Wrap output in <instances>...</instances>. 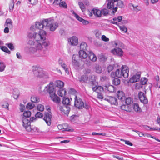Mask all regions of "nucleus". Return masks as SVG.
<instances>
[{"instance_id": "680f3d73", "label": "nucleus", "mask_w": 160, "mask_h": 160, "mask_svg": "<svg viewBox=\"0 0 160 160\" xmlns=\"http://www.w3.org/2000/svg\"><path fill=\"white\" fill-rule=\"evenodd\" d=\"M30 3L32 5H35L38 2L37 0H29Z\"/></svg>"}, {"instance_id": "a18cd8bd", "label": "nucleus", "mask_w": 160, "mask_h": 160, "mask_svg": "<svg viewBox=\"0 0 160 160\" xmlns=\"http://www.w3.org/2000/svg\"><path fill=\"white\" fill-rule=\"evenodd\" d=\"M101 11H102L101 14H102L104 16H107L108 14L109 11L107 9H102Z\"/></svg>"}, {"instance_id": "aec40b11", "label": "nucleus", "mask_w": 160, "mask_h": 160, "mask_svg": "<svg viewBox=\"0 0 160 160\" xmlns=\"http://www.w3.org/2000/svg\"><path fill=\"white\" fill-rule=\"evenodd\" d=\"M140 74H136L133 75L129 80V82L132 83L138 82L140 80Z\"/></svg>"}, {"instance_id": "603ef678", "label": "nucleus", "mask_w": 160, "mask_h": 160, "mask_svg": "<svg viewBox=\"0 0 160 160\" xmlns=\"http://www.w3.org/2000/svg\"><path fill=\"white\" fill-rule=\"evenodd\" d=\"M6 45H7L8 47L11 50H12L14 49V46L13 44L11 43H9L8 44H6Z\"/></svg>"}, {"instance_id": "c03bdc74", "label": "nucleus", "mask_w": 160, "mask_h": 160, "mask_svg": "<svg viewBox=\"0 0 160 160\" xmlns=\"http://www.w3.org/2000/svg\"><path fill=\"white\" fill-rule=\"evenodd\" d=\"M44 109V106L41 104H38L37 107V109L41 112L43 111Z\"/></svg>"}, {"instance_id": "bf43d9fd", "label": "nucleus", "mask_w": 160, "mask_h": 160, "mask_svg": "<svg viewBox=\"0 0 160 160\" xmlns=\"http://www.w3.org/2000/svg\"><path fill=\"white\" fill-rule=\"evenodd\" d=\"M121 141H124L125 142V143L126 144H127L130 146H132L133 145L129 141L125 140L123 139H121Z\"/></svg>"}, {"instance_id": "9b49d317", "label": "nucleus", "mask_w": 160, "mask_h": 160, "mask_svg": "<svg viewBox=\"0 0 160 160\" xmlns=\"http://www.w3.org/2000/svg\"><path fill=\"white\" fill-rule=\"evenodd\" d=\"M101 10L93 8L89 14V16L92 17L93 14L96 17L100 18L101 17Z\"/></svg>"}, {"instance_id": "6e6d98bb", "label": "nucleus", "mask_w": 160, "mask_h": 160, "mask_svg": "<svg viewBox=\"0 0 160 160\" xmlns=\"http://www.w3.org/2000/svg\"><path fill=\"white\" fill-rule=\"evenodd\" d=\"M104 89V87L103 88L100 86H97V92H99L103 91Z\"/></svg>"}, {"instance_id": "a19ab883", "label": "nucleus", "mask_w": 160, "mask_h": 160, "mask_svg": "<svg viewBox=\"0 0 160 160\" xmlns=\"http://www.w3.org/2000/svg\"><path fill=\"white\" fill-rule=\"evenodd\" d=\"M79 6L83 12L85 11V7L84 4L81 2H79L78 3Z\"/></svg>"}, {"instance_id": "c9c22d12", "label": "nucleus", "mask_w": 160, "mask_h": 160, "mask_svg": "<svg viewBox=\"0 0 160 160\" xmlns=\"http://www.w3.org/2000/svg\"><path fill=\"white\" fill-rule=\"evenodd\" d=\"M118 27L122 33H127L128 29L126 27L124 26H119Z\"/></svg>"}, {"instance_id": "864d4df0", "label": "nucleus", "mask_w": 160, "mask_h": 160, "mask_svg": "<svg viewBox=\"0 0 160 160\" xmlns=\"http://www.w3.org/2000/svg\"><path fill=\"white\" fill-rule=\"evenodd\" d=\"M96 72L98 73H100L101 72L102 69L99 66H97L95 67Z\"/></svg>"}, {"instance_id": "052dcab7", "label": "nucleus", "mask_w": 160, "mask_h": 160, "mask_svg": "<svg viewBox=\"0 0 160 160\" xmlns=\"http://www.w3.org/2000/svg\"><path fill=\"white\" fill-rule=\"evenodd\" d=\"M92 135H102L104 136L106 135V134L105 133H97L95 132H92Z\"/></svg>"}, {"instance_id": "5701e85b", "label": "nucleus", "mask_w": 160, "mask_h": 160, "mask_svg": "<svg viewBox=\"0 0 160 160\" xmlns=\"http://www.w3.org/2000/svg\"><path fill=\"white\" fill-rule=\"evenodd\" d=\"M4 26L8 27L10 29L12 28V22L11 19L8 18L6 19Z\"/></svg>"}, {"instance_id": "f257e3e1", "label": "nucleus", "mask_w": 160, "mask_h": 160, "mask_svg": "<svg viewBox=\"0 0 160 160\" xmlns=\"http://www.w3.org/2000/svg\"><path fill=\"white\" fill-rule=\"evenodd\" d=\"M46 33L45 31H41L39 33H34L29 34L30 36L36 40L34 47L28 46L25 48V51L29 53H34L38 51V57H46L47 56L46 48L49 46L50 44L49 41L46 38Z\"/></svg>"}, {"instance_id": "f8f14e48", "label": "nucleus", "mask_w": 160, "mask_h": 160, "mask_svg": "<svg viewBox=\"0 0 160 160\" xmlns=\"http://www.w3.org/2000/svg\"><path fill=\"white\" fill-rule=\"evenodd\" d=\"M69 44L72 46H76L78 43V38L76 36H72L68 39Z\"/></svg>"}, {"instance_id": "6ab92c4d", "label": "nucleus", "mask_w": 160, "mask_h": 160, "mask_svg": "<svg viewBox=\"0 0 160 160\" xmlns=\"http://www.w3.org/2000/svg\"><path fill=\"white\" fill-rule=\"evenodd\" d=\"M117 1V5L120 8H122L123 7L124 5H123V2L121 1V0H117V1ZM114 3H115V2H114ZM113 5H114V8H111L110 9H112L113 10L112 11V12H113V13H114L117 11V8L116 7H115V8L114 7V4H113Z\"/></svg>"}, {"instance_id": "c85d7f7f", "label": "nucleus", "mask_w": 160, "mask_h": 160, "mask_svg": "<svg viewBox=\"0 0 160 160\" xmlns=\"http://www.w3.org/2000/svg\"><path fill=\"white\" fill-rule=\"evenodd\" d=\"M80 57L81 58L85 59L87 57V55L86 51L80 50L79 52Z\"/></svg>"}, {"instance_id": "3c124183", "label": "nucleus", "mask_w": 160, "mask_h": 160, "mask_svg": "<svg viewBox=\"0 0 160 160\" xmlns=\"http://www.w3.org/2000/svg\"><path fill=\"white\" fill-rule=\"evenodd\" d=\"M34 106V105L31 102L27 104V107L28 109H32Z\"/></svg>"}, {"instance_id": "39448f33", "label": "nucleus", "mask_w": 160, "mask_h": 160, "mask_svg": "<svg viewBox=\"0 0 160 160\" xmlns=\"http://www.w3.org/2000/svg\"><path fill=\"white\" fill-rule=\"evenodd\" d=\"M53 82H50V83L46 86L44 90L45 92H48L50 96L51 94L55 93V90L53 85Z\"/></svg>"}, {"instance_id": "13d9d810", "label": "nucleus", "mask_w": 160, "mask_h": 160, "mask_svg": "<svg viewBox=\"0 0 160 160\" xmlns=\"http://www.w3.org/2000/svg\"><path fill=\"white\" fill-rule=\"evenodd\" d=\"M35 117L36 118H42L43 117V114L40 112H38L35 114Z\"/></svg>"}, {"instance_id": "a878e982", "label": "nucleus", "mask_w": 160, "mask_h": 160, "mask_svg": "<svg viewBox=\"0 0 160 160\" xmlns=\"http://www.w3.org/2000/svg\"><path fill=\"white\" fill-rule=\"evenodd\" d=\"M67 125V124H64L63 125L60 124L58 125V127L59 130H62V131H70V129L67 128H65V127H66Z\"/></svg>"}, {"instance_id": "338daca9", "label": "nucleus", "mask_w": 160, "mask_h": 160, "mask_svg": "<svg viewBox=\"0 0 160 160\" xmlns=\"http://www.w3.org/2000/svg\"><path fill=\"white\" fill-rule=\"evenodd\" d=\"M97 96L98 98L99 99H102L103 98V95L100 92H97Z\"/></svg>"}, {"instance_id": "7ed1b4c3", "label": "nucleus", "mask_w": 160, "mask_h": 160, "mask_svg": "<svg viewBox=\"0 0 160 160\" xmlns=\"http://www.w3.org/2000/svg\"><path fill=\"white\" fill-rule=\"evenodd\" d=\"M129 72L128 67L126 65H122L121 69H117L115 72H112L111 76L112 77H116L119 78L123 77L125 78H127L128 77Z\"/></svg>"}, {"instance_id": "0eeeda50", "label": "nucleus", "mask_w": 160, "mask_h": 160, "mask_svg": "<svg viewBox=\"0 0 160 160\" xmlns=\"http://www.w3.org/2000/svg\"><path fill=\"white\" fill-rule=\"evenodd\" d=\"M74 100L75 106L79 109L82 108L83 106V102L82 100L76 95L75 96Z\"/></svg>"}, {"instance_id": "c756f323", "label": "nucleus", "mask_w": 160, "mask_h": 160, "mask_svg": "<svg viewBox=\"0 0 160 160\" xmlns=\"http://www.w3.org/2000/svg\"><path fill=\"white\" fill-rule=\"evenodd\" d=\"M129 7L131 9H133V10L136 12H138L140 10V8L138 5H134L132 3L129 4Z\"/></svg>"}, {"instance_id": "de8ad7c7", "label": "nucleus", "mask_w": 160, "mask_h": 160, "mask_svg": "<svg viewBox=\"0 0 160 160\" xmlns=\"http://www.w3.org/2000/svg\"><path fill=\"white\" fill-rule=\"evenodd\" d=\"M1 49L3 51L7 52L8 54L10 53V51L8 50V49L5 46H2L1 48Z\"/></svg>"}, {"instance_id": "72a5a7b5", "label": "nucleus", "mask_w": 160, "mask_h": 160, "mask_svg": "<svg viewBox=\"0 0 160 160\" xmlns=\"http://www.w3.org/2000/svg\"><path fill=\"white\" fill-rule=\"evenodd\" d=\"M31 101L34 103H38L40 101L39 98L36 96H33L31 98Z\"/></svg>"}, {"instance_id": "09e8293b", "label": "nucleus", "mask_w": 160, "mask_h": 160, "mask_svg": "<svg viewBox=\"0 0 160 160\" xmlns=\"http://www.w3.org/2000/svg\"><path fill=\"white\" fill-rule=\"evenodd\" d=\"M74 55H73L72 57V64L76 66H78V63L77 61L74 58H75L74 57Z\"/></svg>"}, {"instance_id": "473e14b6", "label": "nucleus", "mask_w": 160, "mask_h": 160, "mask_svg": "<svg viewBox=\"0 0 160 160\" xmlns=\"http://www.w3.org/2000/svg\"><path fill=\"white\" fill-rule=\"evenodd\" d=\"M121 108L122 110L127 112H129L131 111V109L128 105H122L121 106Z\"/></svg>"}, {"instance_id": "dca6fc26", "label": "nucleus", "mask_w": 160, "mask_h": 160, "mask_svg": "<svg viewBox=\"0 0 160 160\" xmlns=\"http://www.w3.org/2000/svg\"><path fill=\"white\" fill-rule=\"evenodd\" d=\"M72 13L75 18L79 21L82 22L83 25H86L89 22L88 21L83 19L82 18L80 17L74 11H72Z\"/></svg>"}, {"instance_id": "e2e57ef3", "label": "nucleus", "mask_w": 160, "mask_h": 160, "mask_svg": "<svg viewBox=\"0 0 160 160\" xmlns=\"http://www.w3.org/2000/svg\"><path fill=\"white\" fill-rule=\"evenodd\" d=\"M102 39L105 42H108L109 41L108 38H107L105 36L103 35L102 37Z\"/></svg>"}, {"instance_id": "7c9ffc66", "label": "nucleus", "mask_w": 160, "mask_h": 160, "mask_svg": "<svg viewBox=\"0 0 160 160\" xmlns=\"http://www.w3.org/2000/svg\"><path fill=\"white\" fill-rule=\"evenodd\" d=\"M66 91L63 88L59 89L58 92V95L61 97H63L66 95Z\"/></svg>"}, {"instance_id": "f3484780", "label": "nucleus", "mask_w": 160, "mask_h": 160, "mask_svg": "<svg viewBox=\"0 0 160 160\" xmlns=\"http://www.w3.org/2000/svg\"><path fill=\"white\" fill-rule=\"evenodd\" d=\"M111 52L113 54L117 55L119 56H122L123 51L121 49L119 48H116L112 50Z\"/></svg>"}, {"instance_id": "393cba45", "label": "nucleus", "mask_w": 160, "mask_h": 160, "mask_svg": "<svg viewBox=\"0 0 160 160\" xmlns=\"http://www.w3.org/2000/svg\"><path fill=\"white\" fill-rule=\"evenodd\" d=\"M55 85L56 87L59 88V89H62L64 86V83L61 81L58 80L55 81Z\"/></svg>"}, {"instance_id": "b1692460", "label": "nucleus", "mask_w": 160, "mask_h": 160, "mask_svg": "<svg viewBox=\"0 0 160 160\" xmlns=\"http://www.w3.org/2000/svg\"><path fill=\"white\" fill-rule=\"evenodd\" d=\"M118 98L120 100L122 101L125 99V94L122 91H118L117 92Z\"/></svg>"}, {"instance_id": "79ce46f5", "label": "nucleus", "mask_w": 160, "mask_h": 160, "mask_svg": "<svg viewBox=\"0 0 160 160\" xmlns=\"http://www.w3.org/2000/svg\"><path fill=\"white\" fill-rule=\"evenodd\" d=\"M88 79V77L86 75H83L79 79V81L81 82H86Z\"/></svg>"}, {"instance_id": "4c0bfd02", "label": "nucleus", "mask_w": 160, "mask_h": 160, "mask_svg": "<svg viewBox=\"0 0 160 160\" xmlns=\"http://www.w3.org/2000/svg\"><path fill=\"white\" fill-rule=\"evenodd\" d=\"M112 83L113 84L117 86L120 84V81L118 78H114L112 80Z\"/></svg>"}, {"instance_id": "412c9836", "label": "nucleus", "mask_w": 160, "mask_h": 160, "mask_svg": "<svg viewBox=\"0 0 160 160\" xmlns=\"http://www.w3.org/2000/svg\"><path fill=\"white\" fill-rule=\"evenodd\" d=\"M50 97L51 99L54 102L56 103H59L60 102V99L55 93H53L50 95Z\"/></svg>"}, {"instance_id": "4d7b16f0", "label": "nucleus", "mask_w": 160, "mask_h": 160, "mask_svg": "<svg viewBox=\"0 0 160 160\" xmlns=\"http://www.w3.org/2000/svg\"><path fill=\"white\" fill-rule=\"evenodd\" d=\"M59 5L60 7H62L64 8H67V4L64 2H61Z\"/></svg>"}, {"instance_id": "cd10ccee", "label": "nucleus", "mask_w": 160, "mask_h": 160, "mask_svg": "<svg viewBox=\"0 0 160 160\" xmlns=\"http://www.w3.org/2000/svg\"><path fill=\"white\" fill-rule=\"evenodd\" d=\"M133 108L134 110L136 112L140 113L142 111V110L139 107L138 103H134L133 105Z\"/></svg>"}, {"instance_id": "e433bc0d", "label": "nucleus", "mask_w": 160, "mask_h": 160, "mask_svg": "<svg viewBox=\"0 0 160 160\" xmlns=\"http://www.w3.org/2000/svg\"><path fill=\"white\" fill-rule=\"evenodd\" d=\"M70 101L69 98L64 97L63 98L62 103L64 105H69Z\"/></svg>"}, {"instance_id": "8fccbe9b", "label": "nucleus", "mask_w": 160, "mask_h": 160, "mask_svg": "<svg viewBox=\"0 0 160 160\" xmlns=\"http://www.w3.org/2000/svg\"><path fill=\"white\" fill-rule=\"evenodd\" d=\"M148 81V80L145 78H142L141 79V83L142 85L145 84Z\"/></svg>"}, {"instance_id": "49530a36", "label": "nucleus", "mask_w": 160, "mask_h": 160, "mask_svg": "<svg viewBox=\"0 0 160 160\" xmlns=\"http://www.w3.org/2000/svg\"><path fill=\"white\" fill-rule=\"evenodd\" d=\"M0 72H2L5 69L6 67L5 64L2 62H0Z\"/></svg>"}, {"instance_id": "58836bf2", "label": "nucleus", "mask_w": 160, "mask_h": 160, "mask_svg": "<svg viewBox=\"0 0 160 160\" xmlns=\"http://www.w3.org/2000/svg\"><path fill=\"white\" fill-rule=\"evenodd\" d=\"M133 100L132 98L130 97H128L125 99V102L127 105H129L132 103Z\"/></svg>"}, {"instance_id": "37998d69", "label": "nucleus", "mask_w": 160, "mask_h": 160, "mask_svg": "<svg viewBox=\"0 0 160 160\" xmlns=\"http://www.w3.org/2000/svg\"><path fill=\"white\" fill-rule=\"evenodd\" d=\"M14 6V2L13 0L11 1L9 5V9L10 12L12 11Z\"/></svg>"}, {"instance_id": "69168bd1", "label": "nucleus", "mask_w": 160, "mask_h": 160, "mask_svg": "<svg viewBox=\"0 0 160 160\" xmlns=\"http://www.w3.org/2000/svg\"><path fill=\"white\" fill-rule=\"evenodd\" d=\"M108 70L109 72L112 71L113 69V67L112 65H110L108 67Z\"/></svg>"}, {"instance_id": "20e7f679", "label": "nucleus", "mask_w": 160, "mask_h": 160, "mask_svg": "<svg viewBox=\"0 0 160 160\" xmlns=\"http://www.w3.org/2000/svg\"><path fill=\"white\" fill-rule=\"evenodd\" d=\"M46 27H48L49 28L51 31L53 32L57 28L58 26V23L55 22L53 19L49 18L47 19Z\"/></svg>"}, {"instance_id": "f03ea898", "label": "nucleus", "mask_w": 160, "mask_h": 160, "mask_svg": "<svg viewBox=\"0 0 160 160\" xmlns=\"http://www.w3.org/2000/svg\"><path fill=\"white\" fill-rule=\"evenodd\" d=\"M33 73L35 77L41 79L42 82L45 83L49 78L48 74L42 68L34 66L32 68Z\"/></svg>"}, {"instance_id": "9d476101", "label": "nucleus", "mask_w": 160, "mask_h": 160, "mask_svg": "<svg viewBox=\"0 0 160 160\" xmlns=\"http://www.w3.org/2000/svg\"><path fill=\"white\" fill-rule=\"evenodd\" d=\"M58 63L59 65L65 70V72L68 74H69V69L65 62L62 59L60 58L58 60Z\"/></svg>"}, {"instance_id": "1a4fd4ad", "label": "nucleus", "mask_w": 160, "mask_h": 160, "mask_svg": "<svg viewBox=\"0 0 160 160\" xmlns=\"http://www.w3.org/2000/svg\"><path fill=\"white\" fill-rule=\"evenodd\" d=\"M139 99L141 102L144 104H147L148 103V100L146 97L145 94L144 92H140L138 93Z\"/></svg>"}, {"instance_id": "2eb2a0df", "label": "nucleus", "mask_w": 160, "mask_h": 160, "mask_svg": "<svg viewBox=\"0 0 160 160\" xmlns=\"http://www.w3.org/2000/svg\"><path fill=\"white\" fill-rule=\"evenodd\" d=\"M104 100L112 104L117 105L118 104L117 99L115 97L108 96Z\"/></svg>"}, {"instance_id": "6e6552de", "label": "nucleus", "mask_w": 160, "mask_h": 160, "mask_svg": "<svg viewBox=\"0 0 160 160\" xmlns=\"http://www.w3.org/2000/svg\"><path fill=\"white\" fill-rule=\"evenodd\" d=\"M47 19H44L42 21L40 22H37L36 23V28L40 30H41L38 33H39L41 31H44L42 30L44 28L46 27L47 25Z\"/></svg>"}, {"instance_id": "774afa93", "label": "nucleus", "mask_w": 160, "mask_h": 160, "mask_svg": "<svg viewBox=\"0 0 160 160\" xmlns=\"http://www.w3.org/2000/svg\"><path fill=\"white\" fill-rule=\"evenodd\" d=\"M62 0H54L53 4L56 5H59Z\"/></svg>"}, {"instance_id": "ea45409f", "label": "nucleus", "mask_w": 160, "mask_h": 160, "mask_svg": "<svg viewBox=\"0 0 160 160\" xmlns=\"http://www.w3.org/2000/svg\"><path fill=\"white\" fill-rule=\"evenodd\" d=\"M31 112L29 111H27L24 112L23 114V118H27L29 117L31 115Z\"/></svg>"}, {"instance_id": "423d86ee", "label": "nucleus", "mask_w": 160, "mask_h": 160, "mask_svg": "<svg viewBox=\"0 0 160 160\" xmlns=\"http://www.w3.org/2000/svg\"><path fill=\"white\" fill-rule=\"evenodd\" d=\"M22 126L25 128L26 130L30 132L31 131V122L29 120L25 118H22Z\"/></svg>"}, {"instance_id": "2f4dec72", "label": "nucleus", "mask_w": 160, "mask_h": 160, "mask_svg": "<svg viewBox=\"0 0 160 160\" xmlns=\"http://www.w3.org/2000/svg\"><path fill=\"white\" fill-rule=\"evenodd\" d=\"M122 19V16H119L118 18H113V21H112L111 22L114 24H117L118 22H120Z\"/></svg>"}, {"instance_id": "0e129e2a", "label": "nucleus", "mask_w": 160, "mask_h": 160, "mask_svg": "<svg viewBox=\"0 0 160 160\" xmlns=\"http://www.w3.org/2000/svg\"><path fill=\"white\" fill-rule=\"evenodd\" d=\"M2 106L3 108L8 109V108L9 104L7 102H5L2 105Z\"/></svg>"}, {"instance_id": "a211bd4d", "label": "nucleus", "mask_w": 160, "mask_h": 160, "mask_svg": "<svg viewBox=\"0 0 160 160\" xmlns=\"http://www.w3.org/2000/svg\"><path fill=\"white\" fill-rule=\"evenodd\" d=\"M104 89L106 91L112 92L115 91V87L112 85H106L104 86Z\"/></svg>"}, {"instance_id": "bb28decb", "label": "nucleus", "mask_w": 160, "mask_h": 160, "mask_svg": "<svg viewBox=\"0 0 160 160\" xmlns=\"http://www.w3.org/2000/svg\"><path fill=\"white\" fill-rule=\"evenodd\" d=\"M117 0H108V2L107 5V7L108 9L114 8V2H115Z\"/></svg>"}, {"instance_id": "f704fd0d", "label": "nucleus", "mask_w": 160, "mask_h": 160, "mask_svg": "<svg viewBox=\"0 0 160 160\" xmlns=\"http://www.w3.org/2000/svg\"><path fill=\"white\" fill-rule=\"evenodd\" d=\"M87 45L85 42H82L80 45V50L86 51Z\"/></svg>"}, {"instance_id": "ddd939ff", "label": "nucleus", "mask_w": 160, "mask_h": 160, "mask_svg": "<svg viewBox=\"0 0 160 160\" xmlns=\"http://www.w3.org/2000/svg\"><path fill=\"white\" fill-rule=\"evenodd\" d=\"M59 108L62 113L68 115L70 111L69 107L63 105V106H60Z\"/></svg>"}, {"instance_id": "4468645a", "label": "nucleus", "mask_w": 160, "mask_h": 160, "mask_svg": "<svg viewBox=\"0 0 160 160\" xmlns=\"http://www.w3.org/2000/svg\"><path fill=\"white\" fill-rule=\"evenodd\" d=\"M52 115L49 113H46L44 116L43 120L45 121L47 125L49 126L51 124Z\"/></svg>"}, {"instance_id": "4be33fe9", "label": "nucleus", "mask_w": 160, "mask_h": 160, "mask_svg": "<svg viewBox=\"0 0 160 160\" xmlns=\"http://www.w3.org/2000/svg\"><path fill=\"white\" fill-rule=\"evenodd\" d=\"M88 58L89 59L93 62L96 61L97 60V57L93 52L91 51L89 52Z\"/></svg>"}, {"instance_id": "5fc2aeb1", "label": "nucleus", "mask_w": 160, "mask_h": 160, "mask_svg": "<svg viewBox=\"0 0 160 160\" xmlns=\"http://www.w3.org/2000/svg\"><path fill=\"white\" fill-rule=\"evenodd\" d=\"M35 40V41L34 42L33 41L31 40H29L28 42V45H30L31 46H35V43L36 42V40Z\"/></svg>"}]
</instances>
